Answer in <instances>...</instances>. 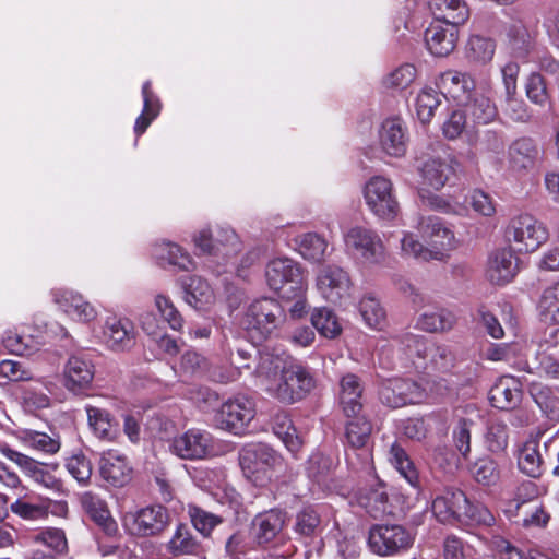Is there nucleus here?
<instances>
[{
    "label": "nucleus",
    "mask_w": 559,
    "mask_h": 559,
    "mask_svg": "<svg viewBox=\"0 0 559 559\" xmlns=\"http://www.w3.org/2000/svg\"><path fill=\"white\" fill-rule=\"evenodd\" d=\"M260 372H281L273 395L281 402L293 404L305 399L314 388L316 381L309 370L299 364L287 362L280 357L265 355L258 367Z\"/></svg>",
    "instance_id": "nucleus-1"
},
{
    "label": "nucleus",
    "mask_w": 559,
    "mask_h": 559,
    "mask_svg": "<svg viewBox=\"0 0 559 559\" xmlns=\"http://www.w3.org/2000/svg\"><path fill=\"white\" fill-rule=\"evenodd\" d=\"M269 287L282 299L292 300L306 290L301 265L290 258H275L265 269Z\"/></svg>",
    "instance_id": "nucleus-2"
},
{
    "label": "nucleus",
    "mask_w": 559,
    "mask_h": 559,
    "mask_svg": "<svg viewBox=\"0 0 559 559\" xmlns=\"http://www.w3.org/2000/svg\"><path fill=\"white\" fill-rule=\"evenodd\" d=\"M239 463L243 476L263 487L272 480L274 471L282 468L283 457L267 445L257 444L241 451Z\"/></svg>",
    "instance_id": "nucleus-3"
},
{
    "label": "nucleus",
    "mask_w": 559,
    "mask_h": 559,
    "mask_svg": "<svg viewBox=\"0 0 559 559\" xmlns=\"http://www.w3.org/2000/svg\"><path fill=\"white\" fill-rule=\"evenodd\" d=\"M285 320L281 304L273 298L254 300L245 316L246 330L252 338L266 340Z\"/></svg>",
    "instance_id": "nucleus-4"
},
{
    "label": "nucleus",
    "mask_w": 559,
    "mask_h": 559,
    "mask_svg": "<svg viewBox=\"0 0 559 559\" xmlns=\"http://www.w3.org/2000/svg\"><path fill=\"white\" fill-rule=\"evenodd\" d=\"M509 243H514L515 250L530 253L539 249L549 238L547 227L530 214L512 217L504 230Z\"/></svg>",
    "instance_id": "nucleus-5"
},
{
    "label": "nucleus",
    "mask_w": 559,
    "mask_h": 559,
    "mask_svg": "<svg viewBox=\"0 0 559 559\" xmlns=\"http://www.w3.org/2000/svg\"><path fill=\"white\" fill-rule=\"evenodd\" d=\"M364 198L369 210L380 219L393 221L400 213V204L389 178L371 177L364 187Z\"/></svg>",
    "instance_id": "nucleus-6"
},
{
    "label": "nucleus",
    "mask_w": 559,
    "mask_h": 559,
    "mask_svg": "<svg viewBox=\"0 0 559 559\" xmlns=\"http://www.w3.org/2000/svg\"><path fill=\"white\" fill-rule=\"evenodd\" d=\"M167 509L160 504L147 506L135 511L126 512L122 516L124 530L133 536H154L162 533L168 525Z\"/></svg>",
    "instance_id": "nucleus-7"
},
{
    "label": "nucleus",
    "mask_w": 559,
    "mask_h": 559,
    "mask_svg": "<svg viewBox=\"0 0 559 559\" xmlns=\"http://www.w3.org/2000/svg\"><path fill=\"white\" fill-rule=\"evenodd\" d=\"M378 395L381 404L396 409L424 402L427 391L420 383L412 379L394 378L381 383Z\"/></svg>",
    "instance_id": "nucleus-8"
},
{
    "label": "nucleus",
    "mask_w": 559,
    "mask_h": 559,
    "mask_svg": "<svg viewBox=\"0 0 559 559\" xmlns=\"http://www.w3.org/2000/svg\"><path fill=\"white\" fill-rule=\"evenodd\" d=\"M414 542L413 535L399 524L373 525L368 535V545L379 556H392L407 549Z\"/></svg>",
    "instance_id": "nucleus-9"
},
{
    "label": "nucleus",
    "mask_w": 559,
    "mask_h": 559,
    "mask_svg": "<svg viewBox=\"0 0 559 559\" xmlns=\"http://www.w3.org/2000/svg\"><path fill=\"white\" fill-rule=\"evenodd\" d=\"M344 242L347 250L370 264L384 261L385 247L374 230L361 226L353 227L345 234Z\"/></svg>",
    "instance_id": "nucleus-10"
},
{
    "label": "nucleus",
    "mask_w": 559,
    "mask_h": 559,
    "mask_svg": "<svg viewBox=\"0 0 559 559\" xmlns=\"http://www.w3.org/2000/svg\"><path fill=\"white\" fill-rule=\"evenodd\" d=\"M170 451L182 460H203L213 453L212 436L204 430L189 429L174 438Z\"/></svg>",
    "instance_id": "nucleus-11"
},
{
    "label": "nucleus",
    "mask_w": 559,
    "mask_h": 559,
    "mask_svg": "<svg viewBox=\"0 0 559 559\" xmlns=\"http://www.w3.org/2000/svg\"><path fill=\"white\" fill-rule=\"evenodd\" d=\"M317 287L324 299L332 304H341L349 296L352 280L343 267L329 264L319 271Z\"/></svg>",
    "instance_id": "nucleus-12"
},
{
    "label": "nucleus",
    "mask_w": 559,
    "mask_h": 559,
    "mask_svg": "<svg viewBox=\"0 0 559 559\" xmlns=\"http://www.w3.org/2000/svg\"><path fill=\"white\" fill-rule=\"evenodd\" d=\"M519 259L511 247L495 249L488 257L486 265L487 280L497 286L510 283L519 272Z\"/></svg>",
    "instance_id": "nucleus-13"
},
{
    "label": "nucleus",
    "mask_w": 559,
    "mask_h": 559,
    "mask_svg": "<svg viewBox=\"0 0 559 559\" xmlns=\"http://www.w3.org/2000/svg\"><path fill=\"white\" fill-rule=\"evenodd\" d=\"M136 332L127 318L109 317L103 326L102 340L112 352H126L135 345Z\"/></svg>",
    "instance_id": "nucleus-14"
},
{
    "label": "nucleus",
    "mask_w": 559,
    "mask_h": 559,
    "mask_svg": "<svg viewBox=\"0 0 559 559\" xmlns=\"http://www.w3.org/2000/svg\"><path fill=\"white\" fill-rule=\"evenodd\" d=\"M286 521V513L278 509L258 513L251 522L250 536L257 545L265 546L281 534Z\"/></svg>",
    "instance_id": "nucleus-15"
},
{
    "label": "nucleus",
    "mask_w": 559,
    "mask_h": 559,
    "mask_svg": "<svg viewBox=\"0 0 559 559\" xmlns=\"http://www.w3.org/2000/svg\"><path fill=\"white\" fill-rule=\"evenodd\" d=\"M379 143L383 153L391 157H403L408 145L407 128L397 118L385 119L379 130Z\"/></svg>",
    "instance_id": "nucleus-16"
},
{
    "label": "nucleus",
    "mask_w": 559,
    "mask_h": 559,
    "mask_svg": "<svg viewBox=\"0 0 559 559\" xmlns=\"http://www.w3.org/2000/svg\"><path fill=\"white\" fill-rule=\"evenodd\" d=\"M95 374V366L91 354L80 352L71 355L64 366L66 386L79 391L91 385Z\"/></svg>",
    "instance_id": "nucleus-17"
},
{
    "label": "nucleus",
    "mask_w": 559,
    "mask_h": 559,
    "mask_svg": "<svg viewBox=\"0 0 559 559\" xmlns=\"http://www.w3.org/2000/svg\"><path fill=\"white\" fill-rule=\"evenodd\" d=\"M436 85L444 97H450L457 104H464L469 100L471 93L475 88V81L466 72L448 70L439 75Z\"/></svg>",
    "instance_id": "nucleus-18"
},
{
    "label": "nucleus",
    "mask_w": 559,
    "mask_h": 559,
    "mask_svg": "<svg viewBox=\"0 0 559 559\" xmlns=\"http://www.w3.org/2000/svg\"><path fill=\"white\" fill-rule=\"evenodd\" d=\"M51 296L53 302L76 321L90 322L96 318L95 308L81 294L67 288H55Z\"/></svg>",
    "instance_id": "nucleus-19"
},
{
    "label": "nucleus",
    "mask_w": 559,
    "mask_h": 559,
    "mask_svg": "<svg viewBox=\"0 0 559 559\" xmlns=\"http://www.w3.org/2000/svg\"><path fill=\"white\" fill-rule=\"evenodd\" d=\"M99 473L108 484L122 487L131 480L132 467L126 455L117 450H108L100 456Z\"/></svg>",
    "instance_id": "nucleus-20"
},
{
    "label": "nucleus",
    "mask_w": 559,
    "mask_h": 559,
    "mask_svg": "<svg viewBox=\"0 0 559 559\" xmlns=\"http://www.w3.org/2000/svg\"><path fill=\"white\" fill-rule=\"evenodd\" d=\"M1 452L7 459L14 462L25 473V475L32 478L35 483L48 489H60L61 483L52 474L46 471L41 463L9 447L1 448Z\"/></svg>",
    "instance_id": "nucleus-21"
},
{
    "label": "nucleus",
    "mask_w": 559,
    "mask_h": 559,
    "mask_svg": "<svg viewBox=\"0 0 559 559\" xmlns=\"http://www.w3.org/2000/svg\"><path fill=\"white\" fill-rule=\"evenodd\" d=\"M420 177V188L440 191L455 174L451 162L440 157H428L417 167Z\"/></svg>",
    "instance_id": "nucleus-22"
},
{
    "label": "nucleus",
    "mask_w": 559,
    "mask_h": 559,
    "mask_svg": "<svg viewBox=\"0 0 559 559\" xmlns=\"http://www.w3.org/2000/svg\"><path fill=\"white\" fill-rule=\"evenodd\" d=\"M459 38L457 26L432 23L425 32V43L431 55L445 57L450 55Z\"/></svg>",
    "instance_id": "nucleus-23"
},
{
    "label": "nucleus",
    "mask_w": 559,
    "mask_h": 559,
    "mask_svg": "<svg viewBox=\"0 0 559 559\" xmlns=\"http://www.w3.org/2000/svg\"><path fill=\"white\" fill-rule=\"evenodd\" d=\"M544 433L543 429L531 432L519 450V468L532 478H537L543 474L544 461L539 453V443Z\"/></svg>",
    "instance_id": "nucleus-24"
},
{
    "label": "nucleus",
    "mask_w": 559,
    "mask_h": 559,
    "mask_svg": "<svg viewBox=\"0 0 559 559\" xmlns=\"http://www.w3.org/2000/svg\"><path fill=\"white\" fill-rule=\"evenodd\" d=\"M466 506V496L459 489H444L436 496L431 509L436 519L442 523L462 520V509Z\"/></svg>",
    "instance_id": "nucleus-25"
},
{
    "label": "nucleus",
    "mask_w": 559,
    "mask_h": 559,
    "mask_svg": "<svg viewBox=\"0 0 559 559\" xmlns=\"http://www.w3.org/2000/svg\"><path fill=\"white\" fill-rule=\"evenodd\" d=\"M521 397L520 383L511 376L501 377L489 391L491 405L501 411L515 408L521 402Z\"/></svg>",
    "instance_id": "nucleus-26"
},
{
    "label": "nucleus",
    "mask_w": 559,
    "mask_h": 559,
    "mask_svg": "<svg viewBox=\"0 0 559 559\" xmlns=\"http://www.w3.org/2000/svg\"><path fill=\"white\" fill-rule=\"evenodd\" d=\"M429 8L438 23L459 26L469 17V9L464 0H430Z\"/></svg>",
    "instance_id": "nucleus-27"
},
{
    "label": "nucleus",
    "mask_w": 559,
    "mask_h": 559,
    "mask_svg": "<svg viewBox=\"0 0 559 559\" xmlns=\"http://www.w3.org/2000/svg\"><path fill=\"white\" fill-rule=\"evenodd\" d=\"M456 316L443 307L425 310L416 321V328L427 333H444L451 331L456 324Z\"/></svg>",
    "instance_id": "nucleus-28"
},
{
    "label": "nucleus",
    "mask_w": 559,
    "mask_h": 559,
    "mask_svg": "<svg viewBox=\"0 0 559 559\" xmlns=\"http://www.w3.org/2000/svg\"><path fill=\"white\" fill-rule=\"evenodd\" d=\"M81 504L84 511L107 535L110 536L117 533L118 525L102 499L92 492H84L81 496Z\"/></svg>",
    "instance_id": "nucleus-29"
},
{
    "label": "nucleus",
    "mask_w": 559,
    "mask_h": 559,
    "mask_svg": "<svg viewBox=\"0 0 559 559\" xmlns=\"http://www.w3.org/2000/svg\"><path fill=\"white\" fill-rule=\"evenodd\" d=\"M509 162L513 169H528L534 167L539 156L536 142L531 138H520L509 147Z\"/></svg>",
    "instance_id": "nucleus-30"
},
{
    "label": "nucleus",
    "mask_w": 559,
    "mask_h": 559,
    "mask_svg": "<svg viewBox=\"0 0 559 559\" xmlns=\"http://www.w3.org/2000/svg\"><path fill=\"white\" fill-rule=\"evenodd\" d=\"M155 257L162 266H176L189 271L193 265L190 254L177 243L163 241L155 247Z\"/></svg>",
    "instance_id": "nucleus-31"
},
{
    "label": "nucleus",
    "mask_w": 559,
    "mask_h": 559,
    "mask_svg": "<svg viewBox=\"0 0 559 559\" xmlns=\"http://www.w3.org/2000/svg\"><path fill=\"white\" fill-rule=\"evenodd\" d=\"M222 419H254L255 402L245 394H237L221 404Z\"/></svg>",
    "instance_id": "nucleus-32"
},
{
    "label": "nucleus",
    "mask_w": 559,
    "mask_h": 559,
    "mask_svg": "<svg viewBox=\"0 0 559 559\" xmlns=\"http://www.w3.org/2000/svg\"><path fill=\"white\" fill-rule=\"evenodd\" d=\"M537 310L539 319L544 323L559 324V281L543 290Z\"/></svg>",
    "instance_id": "nucleus-33"
},
{
    "label": "nucleus",
    "mask_w": 559,
    "mask_h": 559,
    "mask_svg": "<svg viewBox=\"0 0 559 559\" xmlns=\"http://www.w3.org/2000/svg\"><path fill=\"white\" fill-rule=\"evenodd\" d=\"M455 364L456 355L449 345L433 343L424 365L426 369L431 371L448 373L454 368Z\"/></svg>",
    "instance_id": "nucleus-34"
},
{
    "label": "nucleus",
    "mask_w": 559,
    "mask_h": 559,
    "mask_svg": "<svg viewBox=\"0 0 559 559\" xmlns=\"http://www.w3.org/2000/svg\"><path fill=\"white\" fill-rule=\"evenodd\" d=\"M389 460L412 487L417 488L419 486L418 472L414 463L406 451L396 442L391 445Z\"/></svg>",
    "instance_id": "nucleus-35"
},
{
    "label": "nucleus",
    "mask_w": 559,
    "mask_h": 559,
    "mask_svg": "<svg viewBox=\"0 0 559 559\" xmlns=\"http://www.w3.org/2000/svg\"><path fill=\"white\" fill-rule=\"evenodd\" d=\"M464 104L466 114L477 124H487L498 116L496 105L485 95H476L471 102Z\"/></svg>",
    "instance_id": "nucleus-36"
},
{
    "label": "nucleus",
    "mask_w": 559,
    "mask_h": 559,
    "mask_svg": "<svg viewBox=\"0 0 559 559\" xmlns=\"http://www.w3.org/2000/svg\"><path fill=\"white\" fill-rule=\"evenodd\" d=\"M401 250L403 255L421 261H443L447 257L444 252L433 251L426 248L417 237L412 233H405L401 239Z\"/></svg>",
    "instance_id": "nucleus-37"
},
{
    "label": "nucleus",
    "mask_w": 559,
    "mask_h": 559,
    "mask_svg": "<svg viewBox=\"0 0 559 559\" xmlns=\"http://www.w3.org/2000/svg\"><path fill=\"white\" fill-rule=\"evenodd\" d=\"M312 326L324 337L335 338L342 332V326L333 310L326 307L314 308L311 313Z\"/></svg>",
    "instance_id": "nucleus-38"
},
{
    "label": "nucleus",
    "mask_w": 559,
    "mask_h": 559,
    "mask_svg": "<svg viewBox=\"0 0 559 559\" xmlns=\"http://www.w3.org/2000/svg\"><path fill=\"white\" fill-rule=\"evenodd\" d=\"M298 243V251L304 259L312 262H321L324 260L328 242L326 240L316 233H307L300 236Z\"/></svg>",
    "instance_id": "nucleus-39"
},
{
    "label": "nucleus",
    "mask_w": 559,
    "mask_h": 559,
    "mask_svg": "<svg viewBox=\"0 0 559 559\" xmlns=\"http://www.w3.org/2000/svg\"><path fill=\"white\" fill-rule=\"evenodd\" d=\"M185 396L203 413H210L211 411H215L218 406L221 407L218 393L209 386L190 385L186 390Z\"/></svg>",
    "instance_id": "nucleus-40"
},
{
    "label": "nucleus",
    "mask_w": 559,
    "mask_h": 559,
    "mask_svg": "<svg viewBox=\"0 0 559 559\" xmlns=\"http://www.w3.org/2000/svg\"><path fill=\"white\" fill-rule=\"evenodd\" d=\"M359 312L366 324L373 329H381L385 322V311L380 301L373 296L366 295L359 301Z\"/></svg>",
    "instance_id": "nucleus-41"
},
{
    "label": "nucleus",
    "mask_w": 559,
    "mask_h": 559,
    "mask_svg": "<svg viewBox=\"0 0 559 559\" xmlns=\"http://www.w3.org/2000/svg\"><path fill=\"white\" fill-rule=\"evenodd\" d=\"M417 69L412 63H403L383 78L382 84L388 90H406L415 81Z\"/></svg>",
    "instance_id": "nucleus-42"
},
{
    "label": "nucleus",
    "mask_w": 559,
    "mask_h": 559,
    "mask_svg": "<svg viewBox=\"0 0 559 559\" xmlns=\"http://www.w3.org/2000/svg\"><path fill=\"white\" fill-rule=\"evenodd\" d=\"M272 429L289 452L297 453L301 449L304 436L294 421H275Z\"/></svg>",
    "instance_id": "nucleus-43"
},
{
    "label": "nucleus",
    "mask_w": 559,
    "mask_h": 559,
    "mask_svg": "<svg viewBox=\"0 0 559 559\" xmlns=\"http://www.w3.org/2000/svg\"><path fill=\"white\" fill-rule=\"evenodd\" d=\"M167 548L174 556L192 555L198 551L199 545L186 525H178Z\"/></svg>",
    "instance_id": "nucleus-44"
},
{
    "label": "nucleus",
    "mask_w": 559,
    "mask_h": 559,
    "mask_svg": "<svg viewBox=\"0 0 559 559\" xmlns=\"http://www.w3.org/2000/svg\"><path fill=\"white\" fill-rule=\"evenodd\" d=\"M10 510L16 516L27 521L43 520L48 516V507L45 503H34L26 497L17 498L12 502Z\"/></svg>",
    "instance_id": "nucleus-45"
},
{
    "label": "nucleus",
    "mask_w": 559,
    "mask_h": 559,
    "mask_svg": "<svg viewBox=\"0 0 559 559\" xmlns=\"http://www.w3.org/2000/svg\"><path fill=\"white\" fill-rule=\"evenodd\" d=\"M19 438L29 448L48 454H55L60 449L59 439L51 438L45 432L25 430L20 433Z\"/></svg>",
    "instance_id": "nucleus-46"
},
{
    "label": "nucleus",
    "mask_w": 559,
    "mask_h": 559,
    "mask_svg": "<svg viewBox=\"0 0 559 559\" xmlns=\"http://www.w3.org/2000/svg\"><path fill=\"white\" fill-rule=\"evenodd\" d=\"M495 41L481 36H472L467 43V58L475 62L486 63L495 55Z\"/></svg>",
    "instance_id": "nucleus-47"
},
{
    "label": "nucleus",
    "mask_w": 559,
    "mask_h": 559,
    "mask_svg": "<svg viewBox=\"0 0 559 559\" xmlns=\"http://www.w3.org/2000/svg\"><path fill=\"white\" fill-rule=\"evenodd\" d=\"M526 97L535 105L545 107L549 103V93L545 78L538 72H532L525 83Z\"/></svg>",
    "instance_id": "nucleus-48"
},
{
    "label": "nucleus",
    "mask_w": 559,
    "mask_h": 559,
    "mask_svg": "<svg viewBox=\"0 0 559 559\" xmlns=\"http://www.w3.org/2000/svg\"><path fill=\"white\" fill-rule=\"evenodd\" d=\"M440 105V98L436 91L432 88H424L416 97V114L418 119L423 122H429L435 115V110Z\"/></svg>",
    "instance_id": "nucleus-49"
},
{
    "label": "nucleus",
    "mask_w": 559,
    "mask_h": 559,
    "mask_svg": "<svg viewBox=\"0 0 559 559\" xmlns=\"http://www.w3.org/2000/svg\"><path fill=\"white\" fill-rule=\"evenodd\" d=\"M155 306L164 321H166L174 331H180L182 329L183 317L168 296L157 295L155 297Z\"/></svg>",
    "instance_id": "nucleus-50"
},
{
    "label": "nucleus",
    "mask_w": 559,
    "mask_h": 559,
    "mask_svg": "<svg viewBox=\"0 0 559 559\" xmlns=\"http://www.w3.org/2000/svg\"><path fill=\"white\" fill-rule=\"evenodd\" d=\"M67 471L81 485H86L92 476V463L82 453L71 455L66 462Z\"/></svg>",
    "instance_id": "nucleus-51"
},
{
    "label": "nucleus",
    "mask_w": 559,
    "mask_h": 559,
    "mask_svg": "<svg viewBox=\"0 0 559 559\" xmlns=\"http://www.w3.org/2000/svg\"><path fill=\"white\" fill-rule=\"evenodd\" d=\"M187 301L195 308L198 304L207 302L213 294L209 284L200 277L191 276L185 286Z\"/></svg>",
    "instance_id": "nucleus-52"
},
{
    "label": "nucleus",
    "mask_w": 559,
    "mask_h": 559,
    "mask_svg": "<svg viewBox=\"0 0 559 559\" xmlns=\"http://www.w3.org/2000/svg\"><path fill=\"white\" fill-rule=\"evenodd\" d=\"M189 515L195 530L204 536L210 535L212 530L222 522L217 515L195 506L189 507Z\"/></svg>",
    "instance_id": "nucleus-53"
},
{
    "label": "nucleus",
    "mask_w": 559,
    "mask_h": 559,
    "mask_svg": "<svg viewBox=\"0 0 559 559\" xmlns=\"http://www.w3.org/2000/svg\"><path fill=\"white\" fill-rule=\"evenodd\" d=\"M360 504L370 513L378 518L388 512V496L381 489H372L360 498Z\"/></svg>",
    "instance_id": "nucleus-54"
},
{
    "label": "nucleus",
    "mask_w": 559,
    "mask_h": 559,
    "mask_svg": "<svg viewBox=\"0 0 559 559\" xmlns=\"http://www.w3.org/2000/svg\"><path fill=\"white\" fill-rule=\"evenodd\" d=\"M462 509V519H466L472 523L490 526L495 523V516L490 510L483 503H472L466 498V506Z\"/></svg>",
    "instance_id": "nucleus-55"
},
{
    "label": "nucleus",
    "mask_w": 559,
    "mask_h": 559,
    "mask_svg": "<svg viewBox=\"0 0 559 559\" xmlns=\"http://www.w3.org/2000/svg\"><path fill=\"white\" fill-rule=\"evenodd\" d=\"M474 478L486 486L495 484L499 478L497 464L489 457L479 459L473 466Z\"/></svg>",
    "instance_id": "nucleus-56"
},
{
    "label": "nucleus",
    "mask_w": 559,
    "mask_h": 559,
    "mask_svg": "<svg viewBox=\"0 0 559 559\" xmlns=\"http://www.w3.org/2000/svg\"><path fill=\"white\" fill-rule=\"evenodd\" d=\"M444 559H473L474 549L456 536H448L443 544Z\"/></svg>",
    "instance_id": "nucleus-57"
},
{
    "label": "nucleus",
    "mask_w": 559,
    "mask_h": 559,
    "mask_svg": "<svg viewBox=\"0 0 559 559\" xmlns=\"http://www.w3.org/2000/svg\"><path fill=\"white\" fill-rule=\"evenodd\" d=\"M35 542L40 543L56 552L62 554L68 548L64 532L59 528H46L35 536Z\"/></svg>",
    "instance_id": "nucleus-58"
},
{
    "label": "nucleus",
    "mask_w": 559,
    "mask_h": 559,
    "mask_svg": "<svg viewBox=\"0 0 559 559\" xmlns=\"http://www.w3.org/2000/svg\"><path fill=\"white\" fill-rule=\"evenodd\" d=\"M486 441L488 443L489 450L492 452H499L507 448L508 432L507 426L503 424V421H492L488 426Z\"/></svg>",
    "instance_id": "nucleus-59"
},
{
    "label": "nucleus",
    "mask_w": 559,
    "mask_h": 559,
    "mask_svg": "<svg viewBox=\"0 0 559 559\" xmlns=\"http://www.w3.org/2000/svg\"><path fill=\"white\" fill-rule=\"evenodd\" d=\"M0 377L9 381H26L33 378V373L23 362L4 359L0 362Z\"/></svg>",
    "instance_id": "nucleus-60"
},
{
    "label": "nucleus",
    "mask_w": 559,
    "mask_h": 559,
    "mask_svg": "<svg viewBox=\"0 0 559 559\" xmlns=\"http://www.w3.org/2000/svg\"><path fill=\"white\" fill-rule=\"evenodd\" d=\"M504 114L515 122H526L532 116L528 106L516 95H506Z\"/></svg>",
    "instance_id": "nucleus-61"
},
{
    "label": "nucleus",
    "mask_w": 559,
    "mask_h": 559,
    "mask_svg": "<svg viewBox=\"0 0 559 559\" xmlns=\"http://www.w3.org/2000/svg\"><path fill=\"white\" fill-rule=\"evenodd\" d=\"M370 421H348L346 426V438L355 448L366 444L371 433Z\"/></svg>",
    "instance_id": "nucleus-62"
},
{
    "label": "nucleus",
    "mask_w": 559,
    "mask_h": 559,
    "mask_svg": "<svg viewBox=\"0 0 559 559\" xmlns=\"http://www.w3.org/2000/svg\"><path fill=\"white\" fill-rule=\"evenodd\" d=\"M320 523L319 515L313 509L305 508L297 514L295 530L304 536H311L316 533Z\"/></svg>",
    "instance_id": "nucleus-63"
},
{
    "label": "nucleus",
    "mask_w": 559,
    "mask_h": 559,
    "mask_svg": "<svg viewBox=\"0 0 559 559\" xmlns=\"http://www.w3.org/2000/svg\"><path fill=\"white\" fill-rule=\"evenodd\" d=\"M534 400L548 419H559V396L552 395L549 390H540L534 394Z\"/></svg>",
    "instance_id": "nucleus-64"
}]
</instances>
